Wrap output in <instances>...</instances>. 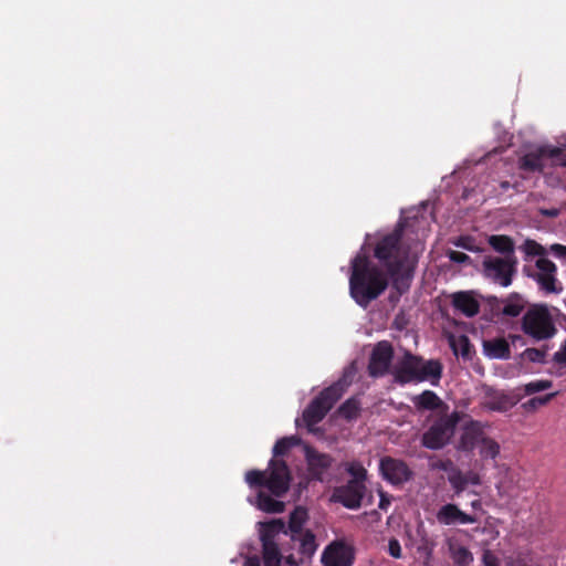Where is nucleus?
I'll return each instance as SVG.
<instances>
[{
    "label": "nucleus",
    "instance_id": "obj_1",
    "mask_svg": "<svg viewBox=\"0 0 566 566\" xmlns=\"http://www.w3.org/2000/svg\"><path fill=\"white\" fill-rule=\"evenodd\" d=\"M403 226L398 223L392 232L384 235L375 245L374 256L385 269L374 264L365 254L352 260L349 293L353 300L366 308L388 287V276H397L408 260V249L402 244Z\"/></svg>",
    "mask_w": 566,
    "mask_h": 566
},
{
    "label": "nucleus",
    "instance_id": "obj_2",
    "mask_svg": "<svg viewBox=\"0 0 566 566\" xmlns=\"http://www.w3.org/2000/svg\"><path fill=\"white\" fill-rule=\"evenodd\" d=\"M295 437L279 439L273 447V458L266 470H250L245 473V482L251 489H266L275 496H284L290 490L292 474L286 462L280 457L285 455L290 449L296 446Z\"/></svg>",
    "mask_w": 566,
    "mask_h": 566
},
{
    "label": "nucleus",
    "instance_id": "obj_3",
    "mask_svg": "<svg viewBox=\"0 0 566 566\" xmlns=\"http://www.w3.org/2000/svg\"><path fill=\"white\" fill-rule=\"evenodd\" d=\"M442 370L443 366L440 360H424L421 356L406 350L402 357L396 361L391 374L399 385L422 381H431L437 385L441 379Z\"/></svg>",
    "mask_w": 566,
    "mask_h": 566
},
{
    "label": "nucleus",
    "instance_id": "obj_4",
    "mask_svg": "<svg viewBox=\"0 0 566 566\" xmlns=\"http://www.w3.org/2000/svg\"><path fill=\"white\" fill-rule=\"evenodd\" d=\"M349 382L342 378L324 388L303 411V420L308 427L321 422L334 405L343 397Z\"/></svg>",
    "mask_w": 566,
    "mask_h": 566
},
{
    "label": "nucleus",
    "instance_id": "obj_5",
    "mask_svg": "<svg viewBox=\"0 0 566 566\" xmlns=\"http://www.w3.org/2000/svg\"><path fill=\"white\" fill-rule=\"evenodd\" d=\"M308 520V512L303 506H296L289 517L286 526L287 535L293 543H297V552L304 557L312 558L317 549L316 537L310 530H304Z\"/></svg>",
    "mask_w": 566,
    "mask_h": 566
},
{
    "label": "nucleus",
    "instance_id": "obj_6",
    "mask_svg": "<svg viewBox=\"0 0 566 566\" xmlns=\"http://www.w3.org/2000/svg\"><path fill=\"white\" fill-rule=\"evenodd\" d=\"M460 421V413L453 411L436 419L421 436V444L429 450L444 448L454 436Z\"/></svg>",
    "mask_w": 566,
    "mask_h": 566
},
{
    "label": "nucleus",
    "instance_id": "obj_7",
    "mask_svg": "<svg viewBox=\"0 0 566 566\" xmlns=\"http://www.w3.org/2000/svg\"><path fill=\"white\" fill-rule=\"evenodd\" d=\"M522 331L536 340L552 338L557 332L545 306H533L527 310L522 319Z\"/></svg>",
    "mask_w": 566,
    "mask_h": 566
},
{
    "label": "nucleus",
    "instance_id": "obj_8",
    "mask_svg": "<svg viewBox=\"0 0 566 566\" xmlns=\"http://www.w3.org/2000/svg\"><path fill=\"white\" fill-rule=\"evenodd\" d=\"M517 259L485 255L482 261V275L502 287H509L517 272Z\"/></svg>",
    "mask_w": 566,
    "mask_h": 566
},
{
    "label": "nucleus",
    "instance_id": "obj_9",
    "mask_svg": "<svg viewBox=\"0 0 566 566\" xmlns=\"http://www.w3.org/2000/svg\"><path fill=\"white\" fill-rule=\"evenodd\" d=\"M562 155L563 149L559 147H539L522 156L518 168L527 172H543L547 160H552V166L566 167V159H562Z\"/></svg>",
    "mask_w": 566,
    "mask_h": 566
},
{
    "label": "nucleus",
    "instance_id": "obj_10",
    "mask_svg": "<svg viewBox=\"0 0 566 566\" xmlns=\"http://www.w3.org/2000/svg\"><path fill=\"white\" fill-rule=\"evenodd\" d=\"M379 472L382 479L392 485H402L413 476L412 470L403 460L389 455L380 459Z\"/></svg>",
    "mask_w": 566,
    "mask_h": 566
},
{
    "label": "nucleus",
    "instance_id": "obj_11",
    "mask_svg": "<svg viewBox=\"0 0 566 566\" xmlns=\"http://www.w3.org/2000/svg\"><path fill=\"white\" fill-rule=\"evenodd\" d=\"M355 560L354 547L344 539L328 544L321 556L323 566H353Z\"/></svg>",
    "mask_w": 566,
    "mask_h": 566
},
{
    "label": "nucleus",
    "instance_id": "obj_12",
    "mask_svg": "<svg viewBox=\"0 0 566 566\" xmlns=\"http://www.w3.org/2000/svg\"><path fill=\"white\" fill-rule=\"evenodd\" d=\"M394 358V347L387 342L382 340L375 345L369 363H368V374L371 377H381L385 376L390 368L391 361Z\"/></svg>",
    "mask_w": 566,
    "mask_h": 566
},
{
    "label": "nucleus",
    "instance_id": "obj_13",
    "mask_svg": "<svg viewBox=\"0 0 566 566\" xmlns=\"http://www.w3.org/2000/svg\"><path fill=\"white\" fill-rule=\"evenodd\" d=\"M517 342L524 344L523 337L515 334H510L509 337L497 336L482 342L483 354L490 359L506 360L511 358V344L515 345Z\"/></svg>",
    "mask_w": 566,
    "mask_h": 566
},
{
    "label": "nucleus",
    "instance_id": "obj_14",
    "mask_svg": "<svg viewBox=\"0 0 566 566\" xmlns=\"http://www.w3.org/2000/svg\"><path fill=\"white\" fill-rule=\"evenodd\" d=\"M486 301L495 315H502L506 317L520 316L526 306V301L524 297L516 292L511 293L505 298L489 296Z\"/></svg>",
    "mask_w": 566,
    "mask_h": 566
},
{
    "label": "nucleus",
    "instance_id": "obj_15",
    "mask_svg": "<svg viewBox=\"0 0 566 566\" xmlns=\"http://www.w3.org/2000/svg\"><path fill=\"white\" fill-rule=\"evenodd\" d=\"M486 423L479 420L471 419L465 422L462 427L457 449L462 452H472L486 437Z\"/></svg>",
    "mask_w": 566,
    "mask_h": 566
},
{
    "label": "nucleus",
    "instance_id": "obj_16",
    "mask_svg": "<svg viewBox=\"0 0 566 566\" xmlns=\"http://www.w3.org/2000/svg\"><path fill=\"white\" fill-rule=\"evenodd\" d=\"M366 493V485H359L356 481H347L346 484L335 488L332 500L340 503L349 510H357Z\"/></svg>",
    "mask_w": 566,
    "mask_h": 566
},
{
    "label": "nucleus",
    "instance_id": "obj_17",
    "mask_svg": "<svg viewBox=\"0 0 566 566\" xmlns=\"http://www.w3.org/2000/svg\"><path fill=\"white\" fill-rule=\"evenodd\" d=\"M535 266L538 270L537 273H527L530 277H533L539 287L546 293H559L562 287H557V266L556 264L546 258H539L535 262Z\"/></svg>",
    "mask_w": 566,
    "mask_h": 566
},
{
    "label": "nucleus",
    "instance_id": "obj_18",
    "mask_svg": "<svg viewBox=\"0 0 566 566\" xmlns=\"http://www.w3.org/2000/svg\"><path fill=\"white\" fill-rule=\"evenodd\" d=\"M305 460L308 474L313 480L319 482L324 481L325 474L334 463V459L329 454L318 452L312 447L305 448Z\"/></svg>",
    "mask_w": 566,
    "mask_h": 566
},
{
    "label": "nucleus",
    "instance_id": "obj_19",
    "mask_svg": "<svg viewBox=\"0 0 566 566\" xmlns=\"http://www.w3.org/2000/svg\"><path fill=\"white\" fill-rule=\"evenodd\" d=\"M453 308L465 317H474L480 312V302L474 291H458L450 295Z\"/></svg>",
    "mask_w": 566,
    "mask_h": 566
},
{
    "label": "nucleus",
    "instance_id": "obj_20",
    "mask_svg": "<svg viewBox=\"0 0 566 566\" xmlns=\"http://www.w3.org/2000/svg\"><path fill=\"white\" fill-rule=\"evenodd\" d=\"M437 520L442 525H455V524H473L476 522V517L461 511L458 505L448 503L442 505L437 512Z\"/></svg>",
    "mask_w": 566,
    "mask_h": 566
},
{
    "label": "nucleus",
    "instance_id": "obj_21",
    "mask_svg": "<svg viewBox=\"0 0 566 566\" xmlns=\"http://www.w3.org/2000/svg\"><path fill=\"white\" fill-rule=\"evenodd\" d=\"M488 242L494 251L502 254L501 258L517 259L515 255V243L511 237L492 234L489 237Z\"/></svg>",
    "mask_w": 566,
    "mask_h": 566
},
{
    "label": "nucleus",
    "instance_id": "obj_22",
    "mask_svg": "<svg viewBox=\"0 0 566 566\" xmlns=\"http://www.w3.org/2000/svg\"><path fill=\"white\" fill-rule=\"evenodd\" d=\"M518 399L504 392L495 391L489 396L485 408L492 411L505 412L517 403Z\"/></svg>",
    "mask_w": 566,
    "mask_h": 566
},
{
    "label": "nucleus",
    "instance_id": "obj_23",
    "mask_svg": "<svg viewBox=\"0 0 566 566\" xmlns=\"http://www.w3.org/2000/svg\"><path fill=\"white\" fill-rule=\"evenodd\" d=\"M415 406L420 410H438L444 403L432 390H424L413 398Z\"/></svg>",
    "mask_w": 566,
    "mask_h": 566
},
{
    "label": "nucleus",
    "instance_id": "obj_24",
    "mask_svg": "<svg viewBox=\"0 0 566 566\" xmlns=\"http://www.w3.org/2000/svg\"><path fill=\"white\" fill-rule=\"evenodd\" d=\"M276 497L271 492L270 494L260 490L256 495L258 507L266 513H282L284 511V503L274 499Z\"/></svg>",
    "mask_w": 566,
    "mask_h": 566
},
{
    "label": "nucleus",
    "instance_id": "obj_25",
    "mask_svg": "<svg viewBox=\"0 0 566 566\" xmlns=\"http://www.w3.org/2000/svg\"><path fill=\"white\" fill-rule=\"evenodd\" d=\"M280 533L287 535L286 525L281 518L263 523L260 532L261 543H264V539L274 542V537Z\"/></svg>",
    "mask_w": 566,
    "mask_h": 566
},
{
    "label": "nucleus",
    "instance_id": "obj_26",
    "mask_svg": "<svg viewBox=\"0 0 566 566\" xmlns=\"http://www.w3.org/2000/svg\"><path fill=\"white\" fill-rule=\"evenodd\" d=\"M262 558L265 566H281L282 554L275 542L262 543Z\"/></svg>",
    "mask_w": 566,
    "mask_h": 566
},
{
    "label": "nucleus",
    "instance_id": "obj_27",
    "mask_svg": "<svg viewBox=\"0 0 566 566\" xmlns=\"http://www.w3.org/2000/svg\"><path fill=\"white\" fill-rule=\"evenodd\" d=\"M449 551L452 560L459 566H468L473 562V555L465 546L451 543Z\"/></svg>",
    "mask_w": 566,
    "mask_h": 566
},
{
    "label": "nucleus",
    "instance_id": "obj_28",
    "mask_svg": "<svg viewBox=\"0 0 566 566\" xmlns=\"http://www.w3.org/2000/svg\"><path fill=\"white\" fill-rule=\"evenodd\" d=\"M360 411V401L356 397H350L344 401L339 408L338 413L346 420L356 419Z\"/></svg>",
    "mask_w": 566,
    "mask_h": 566
},
{
    "label": "nucleus",
    "instance_id": "obj_29",
    "mask_svg": "<svg viewBox=\"0 0 566 566\" xmlns=\"http://www.w3.org/2000/svg\"><path fill=\"white\" fill-rule=\"evenodd\" d=\"M448 481L453 489L455 495H460L469 485V479L465 473H463L460 469L452 470L451 473L448 474Z\"/></svg>",
    "mask_w": 566,
    "mask_h": 566
},
{
    "label": "nucleus",
    "instance_id": "obj_30",
    "mask_svg": "<svg viewBox=\"0 0 566 566\" xmlns=\"http://www.w3.org/2000/svg\"><path fill=\"white\" fill-rule=\"evenodd\" d=\"M479 447V453L483 460H494L500 454V444L488 436L483 439Z\"/></svg>",
    "mask_w": 566,
    "mask_h": 566
},
{
    "label": "nucleus",
    "instance_id": "obj_31",
    "mask_svg": "<svg viewBox=\"0 0 566 566\" xmlns=\"http://www.w3.org/2000/svg\"><path fill=\"white\" fill-rule=\"evenodd\" d=\"M455 355H461L463 358H471L472 344L467 335H460L458 338H452L450 342Z\"/></svg>",
    "mask_w": 566,
    "mask_h": 566
},
{
    "label": "nucleus",
    "instance_id": "obj_32",
    "mask_svg": "<svg viewBox=\"0 0 566 566\" xmlns=\"http://www.w3.org/2000/svg\"><path fill=\"white\" fill-rule=\"evenodd\" d=\"M420 535V539L417 544V552L424 558L426 562H429L432 557L434 543L430 539L424 532L418 531Z\"/></svg>",
    "mask_w": 566,
    "mask_h": 566
},
{
    "label": "nucleus",
    "instance_id": "obj_33",
    "mask_svg": "<svg viewBox=\"0 0 566 566\" xmlns=\"http://www.w3.org/2000/svg\"><path fill=\"white\" fill-rule=\"evenodd\" d=\"M346 471L350 474L352 479L349 481H356L359 485H365V481L367 479V470L359 462H350L347 463Z\"/></svg>",
    "mask_w": 566,
    "mask_h": 566
},
{
    "label": "nucleus",
    "instance_id": "obj_34",
    "mask_svg": "<svg viewBox=\"0 0 566 566\" xmlns=\"http://www.w3.org/2000/svg\"><path fill=\"white\" fill-rule=\"evenodd\" d=\"M553 381L549 379H537L524 385L525 395H533L552 388Z\"/></svg>",
    "mask_w": 566,
    "mask_h": 566
},
{
    "label": "nucleus",
    "instance_id": "obj_35",
    "mask_svg": "<svg viewBox=\"0 0 566 566\" xmlns=\"http://www.w3.org/2000/svg\"><path fill=\"white\" fill-rule=\"evenodd\" d=\"M556 395H557V392H551L545 396L533 397L523 403V408L526 411H533V410L537 409L538 407L547 405L553 398L556 397Z\"/></svg>",
    "mask_w": 566,
    "mask_h": 566
},
{
    "label": "nucleus",
    "instance_id": "obj_36",
    "mask_svg": "<svg viewBox=\"0 0 566 566\" xmlns=\"http://www.w3.org/2000/svg\"><path fill=\"white\" fill-rule=\"evenodd\" d=\"M522 250L525 252L526 255L535 256L538 255L543 258V255L546 254L545 248L532 239H526L522 245Z\"/></svg>",
    "mask_w": 566,
    "mask_h": 566
},
{
    "label": "nucleus",
    "instance_id": "obj_37",
    "mask_svg": "<svg viewBox=\"0 0 566 566\" xmlns=\"http://www.w3.org/2000/svg\"><path fill=\"white\" fill-rule=\"evenodd\" d=\"M454 245L471 252H479L480 249L475 247L474 239L470 235H461L454 242Z\"/></svg>",
    "mask_w": 566,
    "mask_h": 566
},
{
    "label": "nucleus",
    "instance_id": "obj_38",
    "mask_svg": "<svg viewBox=\"0 0 566 566\" xmlns=\"http://www.w3.org/2000/svg\"><path fill=\"white\" fill-rule=\"evenodd\" d=\"M545 350L538 348H526L523 356L532 363H544Z\"/></svg>",
    "mask_w": 566,
    "mask_h": 566
},
{
    "label": "nucleus",
    "instance_id": "obj_39",
    "mask_svg": "<svg viewBox=\"0 0 566 566\" xmlns=\"http://www.w3.org/2000/svg\"><path fill=\"white\" fill-rule=\"evenodd\" d=\"M447 255L450 259V261H452L454 263L472 264V259L468 254H465L463 252L454 251V250H449Z\"/></svg>",
    "mask_w": 566,
    "mask_h": 566
},
{
    "label": "nucleus",
    "instance_id": "obj_40",
    "mask_svg": "<svg viewBox=\"0 0 566 566\" xmlns=\"http://www.w3.org/2000/svg\"><path fill=\"white\" fill-rule=\"evenodd\" d=\"M388 553L394 558H400L402 556L401 546L397 538H390L388 543Z\"/></svg>",
    "mask_w": 566,
    "mask_h": 566
},
{
    "label": "nucleus",
    "instance_id": "obj_41",
    "mask_svg": "<svg viewBox=\"0 0 566 566\" xmlns=\"http://www.w3.org/2000/svg\"><path fill=\"white\" fill-rule=\"evenodd\" d=\"M483 566H499V558L490 549H485L482 554Z\"/></svg>",
    "mask_w": 566,
    "mask_h": 566
},
{
    "label": "nucleus",
    "instance_id": "obj_42",
    "mask_svg": "<svg viewBox=\"0 0 566 566\" xmlns=\"http://www.w3.org/2000/svg\"><path fill=\"white\" fill-rule=\"evenodd\" d=\"M437 469L451 473L452 470L457 469L451 460H440L434 465Z\"/></svg>",
    "mask_w": 566,
    "mask_h": 566
},
{
    "label": "nucleus",
    "instance_id": "obj_43",
    "mask_svg": "<svg viewBox=\"0 0 566 566\" xmlns=\"http://www.w3.org/2000/svg\"><path fill=\"white\" fill-rule=\"evenodd\" d=\"M554 361L557 364L566 365V338L562 345V348L554 354Z\"/></svg>",
    "mask_w": 566,
    "mask_h": 566
},
{
    "label": "nucleus",
    "instance_id": "obj_44",
    "mask_svg": "<svg viewBox=\"0 0 566 566\" xmlns=\"http://www.w3.org/2000/svg\"><path fill=\"white\" fill-rule=\"evenodd\" d=\"M551 251L555 256L566 259V245L554 243L551 245Z\"/></svg>",
    "mask_w": 566,
    "mask_h": 566
},
{
    "label": "nucleus",
    "instance_id": "obj_45",
    "mask_svg": "<svg viewBox=\"0 0 566 566\" xmlns=\"http://www.w3.org/2000/svg\"><path fill=\"white\" fill-rule=\"evenodd\" d=\"M538 212L546 218H556L559 216L560 210L558 208H539Z\"/></svg>",
    "mask_w": 566,
    "mask_h": 566
},
{
    "label": "nucleus",
    "instance_id": "obj_46",
    "mask_svg": "<svg viewBox=\"0 0 566 566\" xmlns=\"http://www.w3.org/2000/svg\"><path fill=\"white\" fill-rule=\"evenodd\" d=\"M305 559L308 558L304 557L303 555H301L298 560L293 555H289L287 557H285V563L287 566H300V564L303 563Z\"/></svg>",
    "mask_w": 566,
    "mask_h": 566
},
{
    "label": "nucleus",
    "instance_id": "obj_47",
    "mask_svg": "<svg viewBox=\"0 0 566 566\" xmlns=\"http://www.w3.org/2000/svg\"><path fill=\"white\" fill-rule=\"evenodd\" d=\"M243 566H261V560H260L259 556H256V555L249 556L244 560Z\"/></svg>",
    "mask_w": 566,
    "mask_h": 566
},
{
    "label": "nucleus",
    "instance_id": "obj_48",
    "mask_svg": "<svg viewBox=\"0 0 566 566\" xmlns=\"http://www.w3.org/2000/svg\"><path fill=\"white\" fill-rule=\"evenodd\" d=\"M465 475H468L469 484H473V485L480 484V476L476 473L468 472V473H465Z\"/></svg>",
    "mask_w": 566,
    "mask_h": 566
},
{
    "label": "nucleus",
    "instance_id": "obj_49",
    "mask_svg": "<svg viewBox=\"0 0 566 566\" xmlns=\"http://www.w3.org/2000/svg\"><path fill=\"white\" fill-rule=\"evenodd\" d=\"M511 187H512V186H511L510 181L504 180V181H501V182H500V188H501V190H502V191H506V190H509Z\"/></svg>",
    "mask_w": 566,
    "mask_h": 566
},
{
    "label": "nucleus",
    "instance_id": "obj_50",
    "mask_svg": "<svg viewBox=\"0 0 566 566\" xmlns=\"http://www.w3.org/2000/svg\"><path fill=\"white\" fill-rule=\"evenodd\" d=\"M389 504V501L385 499L384 494H381L380 496V503H379V507L381 510H386V506Z\"/></svg>",
    "mask_w": 566,
    "mask_h": 566
},
{
    "label": "nucleus",
    "instance_id": "obj_51",
    "mask_svg": "<svg viewBox=\"0 0 566 566\" xmlns=\"http://www.w3.org/2000/svg\"><path fill=\"white\" fill-rule=\"evenodd\" d=\"M479 505H480V501H474V502L472 503V506H473V507L479 506Z\"/></svg>",
    "mask_w": 566,
    "mask_h": 566
}]
</instances>
